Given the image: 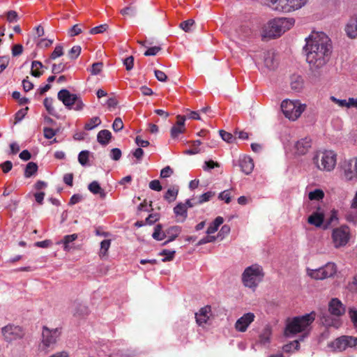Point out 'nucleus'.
<instances>
[{
    "instance_id": "obj_1",
    "label": "nucleus",
    "mask_w": 357,
    "mask_h": 357,
    "mask_svg": "<svg viewBox=\"0 0 357 357\" xmlns=\"http://www.w3.org/2000/svg\"><path fill=\"white\" fill-rule=\"evenodd\" d=\"M305 41L304 50L311 75L316 79L319 78L331 54V40L324 32L313 31Z\"/></svg>"
},
{
    "instance_id": "obj_2",
    "label": "nucleus",
    "mask_w": 357,
    "mask_h": 357,
    "mask_svg": "<svg viewBox=\"0 0 357 357\" xmlns=\"http://www.w3.org/2000/svg\"><path fill=\"white\" fill-rule=\"evenodd\" d=\"M294 23L295 20L292 17L275 18L269 21L265 26L263 36L269 38L280 37L285 31L289 30Z\"/></svg>"
},
{
    "instance_id": "obj_3",
    "label": "nucleus",
    "mask_w": 357,
    "mask_h": 357,
    "mask_svg": "<svg viewBox=\"0 0 357 357\" xmlns=\"http://www.w3.org/2000/svg\"><path fill=\"white\" fill-rule=\"evenodd\" d=\"M264 273L261 266L252 264L247 267L242 274V282L246 287L255 290L263 280Z\"/></svg>"
},
{
    "instance_id": "obj_4",
    "label": "nucleus",
    "mask_w": 357,
    "mask_h": 357,
    "mask_svg": "<svg viewBox=\"0 0 357 357\" xmlns=\"http://www.w3.org/2000/svg\"><path fill=\"white\" fill-rule=\"evenodd\" d=\"M61 334L60 328L50 329L44 326L42 330V338L39 344V349L45 354L54 349V346Z\"/></svg>"
},
{
    "instance_id": "obj_5",
    "label": "nucleus",
    "mask_w": 357,
    "mask_h": 357,
    "mask_svg": "<svg viewBox=\"0 0 357 357\" xmlns=\"http://www.w3.org/2000/svg\"><path fill=\"white\" fill-rule=\"evenodd\" d=\"M313 162L320 170L330 172L336 164V155L331 151L317 153L313 158Z\"/></svg>"
},
{
    "instance_id": "obj_6",
    "label": "nucleus",
    "mask_w": 357,
    "mask_h": 357,
    "mask_svg": "<svg viewBox=\"0 0 357 357\" xmlns=\"http://www.w3.org/2000/svg\"><path fill=\"white\" fill-rule=\"evenodd\" d=\"M314 319V312L306 314L302 317H294L292 321L287 324L286 331L292 334L300 333L305 331Z\"/></svg>"
},
{
    "instance_id": "obj_7",
    "label": "nucleus",
    "mask_w": 357,
    "mask_h": 357,
    "mask_svg": "<svg viewBox=\"0 0 357 357\" xmlns=\"http://www.w3.org/2000/svg\"><path fill=\"white\" fill-rule=\"evenodd\" d=\"M307 0H271L270 6L275 10L290 13L301 8Z\"/></svg>"
},
{
    "instance_id": "obj_8",
    "label": "nucleus",
    "mask_w": 357,
    "mask_h": 357,
    "mask_svg": "<svg viewBox=\"0 0 357 357\" xmlns=\"http://www.w3.org/2000/svg\"><path fill=\"white\" fill-rule=\"evenodd\" d=\"M305 105H301L298 100H284L281 103V109L287 119L296 120L304 112Z\"/></svg>"
},
{
    "instance_id": "obj_9",
    "label": "nucleus",
    "mask_w": 357,
    "mask_h": 357,
    "mask_svg": "<svg viewBox=\"0 0 357 357\" xmlns=\"http://www.w3.org/2000/svg\"><path fill=\"white\" fill-rule=\"evenodd\" d=\"M349 238L350 229L349 227L343 225L333 230L332 239L335 248H339L345 246Z\"/></svg>"
},
{
    "instance_id": "obj_10",
    "label": "nucleus",
    "mask_w": 357,
    "mask_h": 357,
    "mask_svg": "<svg viewBox=\"0 0 357 357\" xmlns=\"http://www.w3.org/2000/svg\"><path fill=\"white\" fill-rule=\"evenodd\" d=\"M337 272L334 263H327L325 266L315 270H310L308 275L314 280H324L333 277Z\"/></svg>"
},
{
    "instance_id": "obj_11",
    "label": "nucleus",
    "mask_w": 357,
    "mask_h": 357,
    "mask_svg": "<svg viewBox=\"0 0 357 357\" xmlns=\"http://www.w3.org/2000/svg\"><path fill=\"white\" fill-rule=\"evenodd\" d=\"M342 178L346 181H355L357 179V158L345 160L342 165Z\"/></svg>"
},
{
    "instance_id": "obj_12",
    "label": "nucleus",
    "mask_w": 357,
    "mask_h": 357,
    "mask_svg": "<svg viewBox=\"0 0 357 357\" xmlns=\"http://www.w3.org/2000/svg\"><path fill=\"white\" fill-rule=\"evenodd\" d=\"M357 345V337L343 335L332 342L329 346L335 351H342L348 347H353Z\"/></svg>"
},
{
    "instance_id": "obj_13",
    "label": "nucleus",
    "mask_w": 357,
    "mask_h": 357,
    "mask_svg": "<svg viewBox=\"0 0 357 357\" xmlns=\"http://www.w3.org/2000/svg\"><path fill=\"white\" fill-rule=\"evenodd\" d=\"M4 340L7 342H12L21 339L24 336V332L21 327L13 324H8L1 329Z\"/></svg>"
},
{
    "instance_id": "obj_14",
    "label": "nucleus",
    "mask_w": 357,
    "mask_h": 357,
    "mask_svg": "<svg viewBox=\"0 0 357 357\" xmlns=\"http://www.w3.org/2000/svg\"><path fill=\"white\" fill-rule=\"evenodd\" d=\"M255 315L252 312H248L244 314L236 321V330L239 332H245L250 324L255 321Z\"/></svg>"
},
{
    "instance_id": "obj_15",
    "label": "nucleus",
    "mask_w": 357,
    "mask_h": 357,
    "mask_svg": "<svg viewBox=\"0 0 357 357\" xmlns=\"http://www.w3.org/2000/svg\"><path fill=\"white\" fill-rule=\"evenodd\" d=\"M58 99L61 100L63 105L68 109H72L77 100V96L76 94L70 93L67 89H61L58 93Z\"/></svg>"
},
{
    "instance_id": "obj_16",
    "label": "nucleus",
    "mask_w": 357,
    "mask_h": 357,
    "mask_svg": "<svg viewBox=\"0 0 357 357\" xmlns=\"http://www.w3.org/2000/svg\"><path fill=\"white\" fill-rule=\"evenodd\" d=\"M328 311L333 316L340 317L344 314L345 307L340 300L334 298L328 303Z\"/></svg>"
},
{
    "instance_id": "obj_17",
    "label": "nucleus",
    "mask_w": 357,
    "mask_h": 357,
    "mask_svg": "<svg viewBox=\"0 0 357 357\" xmlns=\"http://www.w3.org/2000/svg\"><path fill=\"white\" fill-rule=\"evenodd\" d=\"M344 30L349 38H357V15L350 17L345 26Z\"/></svg>"
},
{
    "instance_id": "obj_18",
    "label": "nucleus",
    "mask_w": 357,
    "mask_h": 357,
    "mask_svg": "<svg viewBox=\"0 0 357 357\" xmlns=\"http://www.w3.org/2000/svg\"><path fill=\"white\" fill-rule=\"evenodd\" d=\"M211 312V307L206 305L202 307L199 312L195 313L196 322L199 326L206 324L209 319V314Z\"/></svg>"
},
{
    "instance_id": "obj_19",
    "label": "nucleus",
    "mask_w": 357,
    "mask_h": 357,
    "mask_svg": "<svg viewBox=\"0 0 357 357\" xmlns=\"http://www.w3.org/2000/svg\"><path fill=\"white\" fill-rule=\"evenodd\" d=\"M311 139L308 137H305L297 141L295 144L296 153L299 155H305L311 148Z\"/></svg>"
},
{
    "instance_id": "obj_20",
    "label": "nucleus",
    "mask_w": 357,
    "mask_h": 357,
    "mask_svg": "<svg viewBox=\"0 0 357 357\" xmlns=\"http://www.w3.org/2000/svg\"><path fill=\"white\" fill-rule=\"evenodd\" d=\"M332 314L327 312H324L320 317L321 324L326 327L333 326L338 328L340 326V320L337 318H334L331 316Z\"/></svg>"
},
{
    "instance_id": "obj_21",
    "label": "nucleus",
    "mask_w": 357,
    "mask_h": 357,
    "mask_svg": "<svg viewBox=\"0 0 357 357\" xmlns=\"http://www.w3.org/2000/svg\"><path fill=\"white\" fill-rule=\"evenodd\" d=\"M181 232V227L179 226H172L165 229V238L167 240L165 241L162 245H165L169 243L174 241Z\"/></svg>"
},
{
    "instance_id": "obj_22",
    "label": "nucleus",
    "mask_w": 357,
    "mask_h": 357,
    "mask_svg": "<svg viewBox=\"0 0 357 357\" xmlns=\"http://www.w3.org/2000/svg\"><path fill=\"white\" fill-rule=\"evenodd\" d=\"M174 213L176 217L178 222H183L188 217V210L186 209V204L182 202L178 203L174 208Z\"/></svg>"
},
{
    "instance_id": "obj_23",
    "label": "nucleus",
    "mask_w": 357,
    "mask_h": 357,
    "mask_svg": "<svg viewBox=\"0 0 357 357\" xmlns=\"http://www.w3.org/2000/svg\"><path fill=\"white\" fill-rule=\"evenodd\" d=\"M307 222L316 227H323L324 224V214L322 212H313L307 218Z\"/></svg>"
},
{
    "instance_id": "obj_24",
    "label": "nucleus",
    "mask_w": 357,
    "mask_h": 357,
    "mask_svg": "<svg viewBox=\"0 0 357 357\" xmlns=\"http://www.w3.org/2000/svg\"><path fill=\"white\" fill-rule=\"evenodd\" d=\"M239 165L241 171L247 175L252 172L255 166L252 159L248 156H244L241 159Z\"/></svg>"
},
{
    "instance_id": "obj_25",
    "label": "nucleus",
    "mask_w": 357,
    "mask_h": 357,
    "mask_svg": "<svg viewBox=\"0 0 357 357\" xmlns=\"http://www.w3.org/2000/svg\"><path fill=\"white\" fill-rule=\"evenodd\" d=\"M112 137V133L109 130H102L97 135V141L101 145L106 146L109 143Z\"/></svg>"
},
{
    "instance_id": "obj_26",
    "label": "nucleus",
    "mask_w": 357,
    "mask_h": 357,
    "mask_svg": "<svg viewBox=\"0 0 357 357\" xmlns=\"http://www.w3.org/2000/svg\"><path fill=\"white\" fill-rule=\"evenodd\" d=\"M88 189L94 195H99L102 199H105L106 193L104 190L100 187L98 181H94L89 183Z\"/></svg>"
},
{
    "instance_id": "obj_27",
    "label": "nucleus",
    "mask_w": 357,
    "mask_h": 357,
    "mask_svg": "<svg viewBox=\"0 0 357 357\" xmlns=\"http://www.w3.org/2000/svg\"><path fill=\"white\" fill-rule=\"evenodd\" d=\"M303 79L301 76L294 75L291 77V88L296 91H300L303 87Z\"/></svg>"
},
{
    "instance_id": "obj_28",
    "label": "nucleus",
    "mask_w": 357,
    "mask_h": 357,
    "mask_svg": "<svg viewBox=\"0 0 357 357\" xmlns=\"http://www.w3.org/2000/svg\"><path fill=\"white\" fill-rule=\"evenodd\" d=\"M43 63L38 61H33L31 63V74L35 77H40L43 74Z\"/></svg>"
},
{
    "instance_id": "obj_29",
    "label": "nucleus",
    "mask_w": 357,
    "mask_h": 357,
    "mask_svg": "<svg viewBox=\"0 0 357 357\" xmlns=\"http://www.w3.org/2000/svg\"><path fill=\"white\" fill-rule=\"evenodd\" d=\"M178 194V188L177 186H174L167 190V191L164 195V199L168 203H172L176 200Z\"/></svg>"
},
{
    "instance_id": "obj_30",
    "label": "nucleus",
    "mask_w": 357,
    "mask_h": 357,
    "mask_svg": "<svg viewBox=\"0 0 357 357\" xmlns=\"http://www.w3.org/2000/svg\"><path fill=\"white\" fill-rule=\"evenodd\" d=\"M78 236L77 234H73L70 235H66L61 242L58 243L63 244V249L65 251H69L72 246H70V243L75 241L77 238Z\"/></svg>"
},
{
    "instance_id": "obj_31",
    "label": "nucleus",
    "mask_w": 357,
    "mask_h": 357,
    "mask_svg": "<svg viewBox=\"0 0 357 357\" xmlns=\"http://www.w3.org/2000/svg\"><path fill=\"white\" fill-rule=\"evenodd\" d=\"M152 237L156 241H162L165 238V230L162 229L161 224H158L155 226Z\"/></svg>"
},
{
    "instance_id": "obj_32",
    "label": "nucleus",
    "mask_w": 357,
    "mask_h": 357,
    "mask_svg": "<svg viewBox=\"0 0 357 357\" xmlns=\"http://www.w3.org/2000/svg\"><path fill=\"white\" fill-rule=\"evenodd\" d=\"M223 218L220 216L217 217L207 228L206 233L208 234H214L217 231L218 227L223 223Z\"/></svg>"
},
{
    "instance_id": "obj_33",
    "label": "nucleus",
    "mask_w": 357,
    "mask_h": 357,
    "mask_svg": "<svg viewBox=\"0 0 357 357\" xmlns=\"http://www.w3.org/2000/svg\"><path fill=\"white\" fill-rule=\"evenodd\" d=\"M38 170V165L36 163L33 162H29L25 168L24 171V176L26 178H29L33 176L35 173H36Z\"/></svg>"
},
{
    "instance_id": "obj_34",
    "label": "nucleus",
    "mask_w": 357,
    "mask_h": 357,
    "mask_svg": "<svg viewBox=\"0 0 357 357\" xmlns=\"http://www.w3.org/2000/svg\"><path fill=\"white\" fill-rule=\"evenodd\" d=\"M101 123V120L98 116H94L91 118L88 122L84 125V129L86 130H91L99 126Z\"/></svg>"
},
{
    "instance_id": "obj_35",
    "label": "nucleus",
    "mask_w": 357,
    "mask_h": 357,
    "mask_svg": "<svg viewBox=\"0 0 357 357\" xmlns=\"http://www.w3.org/2000/svg\"><path fill=\"white\" fill-rule=\"evenodd\" d=\"M324 197V192L321 189H316L313 191L310 192L308 194V198L311 201H319L321 200Z\"/></svg>"
},
{
    "instance_id": "obj_36",
    "label": "nucleus",
    "mask_w": 357,
    "mask_h": 357,
    "mask_svg": "<svg viewBox=\"0 0 357 357\" xmlns=\"http://www.w3.org/2000/svg\"><path fill=\"white\" fill-rule=\"evenodd\" d=\"M215 192L208 191L198 197L197 200L195 202V204H202L204 202H208L215 196Z\"/></svg>"
},
{
    "instance_id": "obj_37",
    "label": "nucleus",
    "mask_w": 357,
    "mask_h": 357,
    "mask_svg": "<svg viewBox=\"0 0 357 357\" xmlns=\"http://www.w3.org/2000/svg\"><path fill=\"white\" fill-rule=\"evenodd\" d=\"M175 253H176L175 250H169L165 249L159 253V255L165 256V258L162 259V261L167 262V261H172L174 259Z\"/></svg>"
},
{
    "instance_id": "obj_38",
    "label": "nucleus",
    "mask_w": 357,
    "mask_h": 357,
    "mask_svg": "<svg viewBox=\"0 0 357 357\" xmlns=\"http://www.w3.org/2000/svg\"><path fill=\"white\" fill-rule=\"evenodd\" d=\"M111 245V240L107 239L103 240L100 243V250L99 255L100 257H103L107 255V251L110 247Z\"/></svg>"
},
{
    "instance_id": "obj_39",
    "label": "nucleus",
    "mask_w": 357,
    "mask_h": 357,
    "mask_svg": "<svg viewBox=\"0 0 357 357\" xmlns=\"http://www.w3.org/2000/svg\"><path fill=\"white\" fill-rule=\"evenodd\" d=\"M103 68V63L102 62H96L92 64L90 69L88 70L93 75H98L102 70Z\"/></svg>"
},
{
    "instance_id": "obj_40",
    "label": "nucleus",
    "mask_w": 357,
    "mask_h": 357,
    "mask_svg": "<svg viewBox=\"0 0 357 357\" xmlns=\"http://www.w3.org/2000/svg\"><path fill=\"white\" fill-rule=\"evenodd\" d=\"M120 13L122 15L135 16L137 13V9L132 4H130L128 6L121 9Z\"/></svg>"
},
{
    "instance_id": "obj_41",
    "label": "nucleus",
    "mask_w": 357,
    "mask_h": 357,
    "mask_svg": "<svg viewBox=\"0 0 357 357\" xmlns=\"http://www.w3.org/2000/svg\"><path fill=\"white\" fill-rule=\"evenodd\" d=\"M89 151H82L78 155V161L82 165H86L89 161Z\"/></svg>"
},
{
    "instance_id": "obj_42",
    "label": "nucleus",
    "mask_w": 357,
    "mask_h": 357,
    "mask_svg": "<svg viewBox=\"0 0 357 357\" xmlns=\"http://www.w3.org/2000/svg\"><path fill=\"white\" fill-rule=\"evenodd\" d=\"M81 50H82V48L79 45L73 46L68 52L69 57L71 59H77L79 56V54L81 53Z\"/></svg>"
},
{
    "instance_id": "obj_43",
    "label": "nucleus",
    "mask_w": 357,
    "mask_h": 357,
    "mask_svg": "<svg viewBox=\"0 0 357 357\" xmlns=\"http://www.w3.org/2000/svg\"><path fill=\"white\" fill-rule=\"evenodd\" d=\"M337 220V213L335 211H333L329 218L326 220L324 224L323 225V229H328L331 225L334 222Z\"/></svg>"
},
{
    "instance_id": "obj_44",
    "label": "nucleus",
    "mask_w": 357,
    "mask_h": 357,
    "mask_svg": "<svg viewBox=\"0 0 357 357\" xmlns=\"http://www.w3.org/2000/svg\"><path fill=\"white\" fill-rule=\"evenodd\" d=\"M220 135L222 139L227 142V143H232L235 141L236 138L233 136L230 132H226L225 130H220Z\"/></svg>"
},
{
    "instance_id": "obj_45",
    "label": "nucleus",
    "mask_w": 357,
    "mask_h": 357,
    "mask_svg": "<svg viewBox=\"0 0 357 357\" xmlns=\"http://www.w3.org/2000/svg\"><path fill=\"white\" fill-rule=\"evenodd\" d=\"M107 29H108V25L107 24H100L98 26L92 28L89 31V33H90V34H92V35L102 33L105 32V31H107Z\"/></svg>"
},
{
    "instance_id": "obj_46",
    "label": "nucleus",
    "mask_w": 357,
    "mask_h": 357,
    "mask_svg": "<svg viewBox=\"0 0 357 357\" xmlns=\"http://www.w3.org/2000/svg\"><path fill=\"white\" fill-rule=\"evenodd\" d=\"M63 54V47L60 45H56L54 48V50L50 55V59H56V58L62 56Z\"/></svg>"
},
{
    "instance_id": "obj_47",
    "label": "nucleus",
    "mask_w": 357,
    "mask_h": 357,
    "mask_svg": "<svg viewBox=\"0 0 357 357\" xmlns=\"http://www.w3.org/2000/svg\"><path fill=\"white\" fill-rule=\"evenodd\" d=\"M82 32V29L81 28V25L75 24L68 30V35L70 37H73L80 34Z\"/></svg>"
},
{
    "instance_id": "obj_48",
    "label": "nucleus",
    "mask_w": 357,
    "mask_h": 357,
    "mask_svg": "<svg viewBox=\"0 0 357 357\" xmlns=\"http://www.w3.org/2000/svg\"><path fill=\"white\" fill-rule=\"evenodd\" d=\"M112 128L114 131L119 132L123 130V123L120 117H116L112 124Z\"/></svg>"
},
{
    "instance_id": "obj_49",
    "label": "nucleus",
    "mask_w": 357,
    "mask_h": 357,
    "mask_svg": "<svg viewBox=\"0 0 357 357\" xmlns=\"http://www.w3.org/2000/svg\"><path fill=\"white\" fill-rule=\"evenodd\" d=\"M28 109L29 107H26L25 108L21 109L16 112L15 115V123H17L24 119V117L27 114Z\"/></svg>"
},
{
    "instance_id": "obj_50",
    "label": "nucleus",
    "mask_w": 357,
    "mask_h": 357,
    "mask_svg": "<svg viewBox=\"0 0 357 357\" xmlns=\"http://www.w3.org/2000/svg\"><path fill=\"white\" fill-rule=\"evenodd\" d=\"M44 106L47 111L50 114H53L54 112V107L52 106L53 104V100L51 98H45L43 101Z\"/></svg>"
},
{
    "instance_id": "obj_51",
    "label": "nucleus",
    "mask_w": 357,
    "mask_h": 357,
    "mask_svg": "<svg viewBox=\"0 0 357 357\" xmlns=\"http://www.w3.org/2000/svg\"><path fill=\"white\" fill-rule=\"evenodd\" d=\"M123 65L126 66V69L128 71L131 70L134 66V57L130 56L123 60Z\"/></svg>"
},
{
    "instance_id": "obj_52",
    "label": "nucleus",
    "mask_w": 357,
    "mask_h": 357,
    "mask_svg": "<svg viewBox=\"0 0 357 357\" xmlns=\"http://www.w3.org/2000/svg\"><path fill=\"white\" fill-rule=\"evenodd\" d=\"M194 23H195V21L192 19H190V20L182 22L180 24L179 26L183 30H184L185 32H188L190 30V28L194 24Z\"/></svg>"
},
{
    "instance_id": "obj_53",
    "label": "nucleus",
    "mask_w": 357,
    "mask_h": 357,
    "mask_svg": "<svg viewBox=\"0 0 357 357\" xmlns=\"http://www.w3.org/2000/svg\"><path fill=\"white\" fill-rule=\"evenodd\" d=\"M348 313L355 328H357V310L355 308H349Z\"/></svg>"
},
{
    "instance_id": "obj_54",
    "label": "nucleus",
    "mask_w": 357,
    "mask_h": 357,
    "mask_svg": "<svg viewBox=\"0 0 357 357\" xmlns=\"http://www.w3.org/2000/svg\"><path fill=\"white\" fill-rule=\"evenodd\" d=\"M218 198L220 200H224L225 203L229 204L231 200V197L229 190H227L220 192L218 195Z\"/></svg>"
},
{
    "instance_id": "obj_55",
    "label": "nucleus",
    "mask_w": 357,
    "mask_h": 357,
    "mask_svg": "<svg viewBox=\"0 0 357 357\" xmlns=\"http://www.w3.org/2000/svg\"><path fill=\"white\" fill-rule=\"evenodd\" d=\"M185 128H181L176 126H173L171 128V137L172 138H176L179 134L184 132Z\"/></svg>"
},
{
    "instance_id": "obj_56",
    "label": "nucleus",
    "mask_w": 357,
    "mask_h": 357,
    "mask_svg": "<svg viewBox=\"0 0 357 357\" xmlns=\"http://www.w3.org/2000/svg\"><path fill=\"white\" fill-rule=\"evenodd\" d=\"M66 69V65L63 63L58 64H53L52 68V72L54 74H58L63 72Z\"/></svg>"
},
{
    "instance_id": "obj_57",
    "label": "nucleus",
    "mask_w": 357,
    "mask_h": 357,
    "mask_svg": "<svg viewBox=\"0 0 357 357\" xmlns=\"http://www.w3.org/2000/svg\"><path fill=\"white\" fill-rule=\"evenodd\" d=\"M10 58L8 56H0V73L6 68L9 63Z\"/></svg>"
},
{
    "instance_id": "obj_58",
    "label": "nucleus",
    "mask_w": 357,
    "mask_h": 357,
    "mask_svg": "<svg viewBox=\"0 0 357 357\" xmlns=\"http://www.w3.org/2000/svg\"><path fill=\"white\" fill-rule=\"evenodd\" d=\"M110 157L114 160H119L121 157V151L118 148H114L110 151Z\"/></svg>"
},
{
    "instance_id": "obj_59",
    "label": "nucleus",
    "mask_w": 357,
    "mask_h": 357,
    "mask_svg": "<svg viewBox=\"0 0 357 357\" xmlns=\"http://www.w3.org/2000/svg\"><path fill=\"white\" fill-rule=\"evenodd\" d=\"M173 169L169 166H167L160 171V178H168L173 174Z\"/></svg>"
},
{
    "instance_id": "obj_60",
    "label": "nucleus",
    "mask_w": 357,
    "mask_h": 357,
    "mask_svg": "<svg viewBox=\"0 0 357 357\" xmlns=\"http://www.w3.org/2000/svg\"><path fill=\"white\" fill-rule=\"evenodd\" d=\"M43 133H44V137L46 139H50L56 135V131L53 130L52 128L45 127L43 128Z\"/></svg>"
},
{
    "instance_id": "obj_61",
    "label": "nucleus",
    "mask_w": 357,
    "mask_h": 357,
    "mask_svg": "<svg viewBox=\"0 0 357 357\" xmlns=\"http://www.w3.org/2000/svg\"><path fill=\"white\" fill-rule=\"evenodd\" d=\"M6 18L9 22H17L18 20V15L16 11L10 10L6 13Z\"/></svg>"
},
{
    "instance_id": "obj_62",
    "label": "nucleus",
    "mask_w": 357,
    "mask_h": 357,
    "mask_svg": "<svg viewBox=\"0 0 357 357\" xmlns=\"http://www.w3.org/2000/svg\"><path fill=\"white\" fill-rule=\"evenodd\" d=\"M160 218L158 213L150 214L145 220L146 224L153 225L157 222Z\"/></svg>"
},
{
    "instance_id": "obj_63",
    "label": "nucleus",
    "mask_w": 357,
    "mask_h": 357,
    "mask_svg": "<svg viewBox=\"0 0 357 357\" xmlns=\"http://www.w3.org/2000/svg\"><path fill=\"white\" fill-rule=\"evenodd\" d=\"M161 50V48L158 46L151 47H149L145 52L144 55L146 56H155Z\"/></svg>"
},
{
    "instance_id": "obj_64",
    "label": "nucleus",
    "mask_w": 357,
    "mask_h": 357,
    "mask_svg": "<svg viewBox=\"0 0 357 357\" xmlns=\"http://www.w3.org/2000/svg\"><path fill=\"white\" fill-rule=\"evenodd\" d=\"M346 219H347V221L356 224L357 222V211H356V212H352V211L349 212L347 214V215H346Z\"/></svg>"
}]
</instances>
